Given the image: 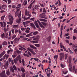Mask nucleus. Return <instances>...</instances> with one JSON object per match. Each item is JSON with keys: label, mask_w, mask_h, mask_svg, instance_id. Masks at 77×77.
<instances>
[{"label": "nucleus", "mask_w": 77, "mask_h": 77, "mask_svg": "<svg viewBox=\"0 0 77 77\" xmlns=\"http://www.w3.org/2000/svg\"><path fill=\"white\" fill-rule=\"evenodd\" d=\"M13 27L14 29H18V25H14L13 26Z\"/></svg>", "instance_id": "obj_21"}, {"label": "nucleus", "mask_w": 77, "mask_h": 77, "mask_svg": "<svg viewBox=\"0 0 77 77\" xmlns=\"http://www.w3.org/2000/svg\"><path fill=\"white\" fill-rule=\"evenodd\" d=\"M38 31H35L33 33V35H37L38 34Z\"/></svg>", "instance_id": "obj_28"}, {"label": "nucleus", "mask_w": 77, "mask_h": 77, "mask_svg": "<svg viewBox=\"0 0 77 77\" xmlns=\"http://www.w3.org/2000/svg\"><path fill=\"white\" fill-rule=\"evenodd\" d=\"M47 40L48 42L50 41V37H49L47 38Z\"/></svg>", "instance_id": "obj_46"}, {"label": "nucleus", "mask_w": 77, "mask_h": 77, "mask_svg": "<svg viewBox=\"0 0 77 77\" xmlns=\"http://www.w3.org/2000/svg\"><path fill=\"white\" fill-rule=\"evenodd\" d=\"M8 17L9 18V20L10 22H7V24H10V25H12V23H13V20L14 19V18H13V17H12V16L11 14H9Z\"/></svg>", "instance_id": "obj_2"}, {"label": "nucleus", "mask_w": 77, "mask_h": 77, "mask_svg": "<svg viewBox=\"0 0 77 77\" xmlns=\"http://www.w3.org/2000/svg\"><path fill=\"white\" fill-rule=\"evenodd\" d=\"M37 22L39 23V26H40L42 28H44V29H45V26H44L42 25V24H41V22H40V21L38 20H37Z\"/></svg>", "instance_id": "obj_7"}, {"label": "nucleus", "mask_w": 77, "mask_h": 77, "mask_svg": "<svg viewBox=\"0 0 77 77\" xmlns=\"http://www.w3.org/2000/svg\"><path fill=\"white\" fill-rule=\"evenodd\" d=\"M32 4H31L29 6V7H28V8L29 9H31V8H32Z\"/></svg>", "instance_id": "obj_36"}, {"label": "nucleus", "mask_w": 77, "mask_h": 77, "mask_svg": "<svg viewBox=\"0 0 77 77\" xmlns=\"http://www.w3.org/2000/svg\"><path fill=\"white\" fill-rule=\"evenodd\" d=\"M8 66H9V63H8V61H7L6 63L4 65V67L5 69H7L8 67Z\"/></svg>", "instance_id": "obj_9"}, {"label": "nucleus", "mask_w": 77, "mask_h": 77, "mask_svg": "<svg viewBox=\"0 0 77 77\" xmlns=\"http://www.w3.org/2000/svg\"><path fill=\"white\" fill-rule=\"evenodd\" d=\"M39 7V5H36L35 6V9H38V8Z\"/></svg>", "instance_id": "obj_29"}, {"label": "nucleus", "mask_w": 77, "mask_h": 77, "mask_svg": "<svg viewBox=\"0 0 77 77\" xmlns=\"http://www.w3.org/2000/svg\"><path fill=\"white\" fill-rule=\"evenodd\" d=\"M6 7H7L6 5H3L2 6V8L5 9V8H6Z\"/></svg>", "instance_id": "obj_44"}, {"label": "nucleus", "mask_w": 77, "mask_h": 77, "mask_svg": "<svg viewBox=\"0 0 77 77\" xmlns=\"http://www.w3.org/2000/svg\"><path fill=\"white\" fill-rule=\"evenodd\" d=\"M73 32L75 33H77V30L75 29H74L73 30Z\"/></svg>", "instance_id": "obj_48"}, {"label": "nucleus", "mask_w": 77, "mask_h": 77, "mask_svg": "<svg viewBox=\"0 0 77 77\" xmlns=\"http://www.w3.org/2000/svg\"><path fill=\"white\" fill-rule=\"evenodd\" d=\"M23 55L25 56H26L27 57H29V55H27V54H26V53H24L23 54Z\"/></svg>", "instance_id": "obj_41"}, {"label": "nucleus", "mask_w": 77, "mask_h": 77, "mask_svg": "<svg viewBox=\"0 0 77 77\" xmlns=\"http://www.w3.org/2000/svg\"><path fill=\"white\" fill-rule=\"evenodd\" d=\"M31 43H33V44H35L36 43H38V42L36 41H30Z\"/></svg>", "instance_id": "obj_19"}, {"label": "nucleus", "mask_w": 77, "mask_h": 77, "mask_svg": "<svg viewBox=\"0 0 77 77\" xmlns=\"http://www.w3.org/2000/svg\"><path fill=\"white\" fill-rule=\"evenodd\" d=\"M69 69L71 72H72V68L71 67L69 68Z\"/></svg>", "instance_id": "obj_51"}, {"label": "nucleus", "mask_w": 77, "mask_h": 77, "mask_svg": "<svg viewBox=\"0 0 77 77\" xmlns=\"http://www.w3.org/2000/svg\"><path fill=\"white\" fill-rule=\"evenodd\" d=\"M30 24V26H31V27H32L34 29H36V27H35V25L33 23H31Z\"/></svg>", "instance_id": "obj_13"}, {"label": "nucleus", "mask_w": 77, "mask_h": 77, "mask_svg": "<svg viewBox=\"0 0 77 77\" xmlns=\"http://www.w3.org/2000/svg\"><path fill=\"white\" fill-rule=\"evenodd\" d=\"M12 51H13V50H9L7 51V53L8 54H9L10 53H11Z\"/></svg>", "instance_id": "obj_24"}, {"label": "nucleus", "mask_w": 77, "mask_h": 77, "mask_svg": "<svg viewBox=\"0 0 77 77\" xmlns=\"http://www.w3.org/2000/svg\"><path fill=\"white\" fill-rule=\"evenodd\" d=\"M27 50L30 51V52H31V53L33 54V55H35V54H36V53L34 52V51H33V50L31 48H27Z\"/></svg>", "instance_id": "obj_5"}, {"label": "nucleus", "mask_w": 77, "mask_h": 77, "mask_svg": "<svg viewBox=\"0 0 77 77\" xmlns=\"http://www.w3.org/2000/svg\"><path fill=\"white\" fill-rule=\"evenodd\" d=\"M39 20L40 21H43V22H47V20L45 19H39Z\"/></svg>", "instance_id": "obj_16"}, {"label": "nucleus", "mask_w": 77, "mask_h": 77, "mask_svg": "<svg viewBox=\"0 0 77 77\" xmlns=\"http://www.w3.org/2000/svg\"><path fill=\"white\" fill-rule=\"evenodd\" d=\"M63 25H62L61 26V28H60L61 32H62V30H63Z\"/></svg>", "instance_id": "obj_25"}, {"label": "nucleus", "mask_w": 77, "mask_h": 77, "mask_svg": "<svg viewBox=\"0 0 77 77\" xmlns=\"http://www.w3.org/2000/svg\"><path fill=\"white\" fill-rule=\"evenodd\" d=\"M21 22V18L17 19L16 20V23L18 24H20Z\"/></svg>", "instance_id": "obj_10"}, {"label": "nucleus", "mask_w": 77, "mask_h": 77, "mask_svg": "<svg viewBox=\"0 0 77 77\" xmlns=\"http://www.w3.org/2000/svg\"><path fill=\"white\" fill-rule=\"evenodd\" d=\"M31 21H28L25 22L26 24H29V23H30Z\"/></svg>", "instance_id": "obj_53"}, {"label": "nucleus", "mask_w": 77, "mask_h": 77, "mask_svg": "<svg viewBox=\"0 0 77 77\" xmlns=\"http://www.w3.org/2000/svg\"><path fill=\"white\" fill-rule=\"evenodd\" d=\"M4 23V27L5 28V27H6V23L5 22V21L3 22Z\"/></svg>", "instance_id": "obj_58"}, {"label": "nucleus", "mask_w": 77, "mask_h": 77, "mask_svg": "<svg viewBox=\"0 0 77 77\" xmlns=\"http://www.w3.org/2000/svg\"><path fill=\"white\" fill-rule=\"evenodd\" d=\"M22 63H23V66H24L25 64H24V60L23 59H22Z\"/></svg>", "instance_id": "obj_49"}, {"label": "nucleus", "mask_w": 77, "mask_h": 77, "mask_svg": "<svg viewBox=\"0 0 77 77\" xmlns=\"http://www.w3.org/2000/svg\"><path fill=\"white\" fill-rule=\"evenodd\" d=\"M42 24L43 25V26H48V24L47 23H45V22H41Z\"/></svg>", "instance_id": "obj_14"}, {"label": "nucleus", "mask_w": 77, "mask_h": 77, "mask_svg": "<svg viewBox=\"0 0 77 77\" xmlns=\"http://www.w3.org/2000/svg\"><path fill=\"white\" fill-rule=\"evenodd\" d=\"M33 40H34V41H39V39H38V38H34L33 39Z\"/></svg>", "instance_id": "obj_40"}, {"label": "nucleus", "mask_w": 77, "mask_h": 77, "mask_svg": "<svg viewBox=\"0 0 77 77\" xmlns=\"http://www.w3.org/2000/svg\"><path fill=\"white\" fill-rule=\"evenodd\" d=\"M20 69L22 72H23V73H24V72H25V70L23 68V67H21L20 68Z\"/></svg>", "instance_id": "obj_23"}, {"label": "nucleus", "mask_w": 77, "mask_h": 77, "mask_svg": "<svg viewBox=\"0 0 77 77\" xmlns=\"http://www.w3.org/2000/svg\"><path fill=\"white\" fill-rule=\"evenodd\" d=\"M30 20L32 21H34V20H35V18L34 17L30 19Z\"/></svg>", "instance_id": "obj_61"}, {"label": "nucleus", "mask_w": 77, "mask_h": 77, "mask_svg": "<svg viewBox=\"0 0 77 77\" xmlns=\"http://www.w3.org/2000/svg\"><path fill=\"white\" fill-rule=\"evenodd\" d=\"M50 75H51V73H48L47 74V76H48V77H50Z\"/></svg>", "instance_id": "obj_55"}, {"label": "nucleus", "mask_w": 77, "mask_h": 77, "mask_svg": "<svg viewBox=\"0 0 77 77\" xmlns=\"http://www.w3.org/2000/svg\"><path fill=\"white\" fill-rule=\"evenodd\" d=\"M8 44V43L7 42H4L3 43H2V45H7Z\"/></svg>", "instance_id": "obj_27"}, {"label": "nucleus", "mask_w": 77, "mask_h": 77, "mask_svg": "<svg viewBox=\"0 0 77 77\" xmlns=\"http://www.w3.org/2000/svg\"><path fill=\"white\" fill-rule=\"evenodd\" d=\"M31 36L32 35H31V34H29L26 35V37H29Z\"/></svg>", "instance_id": "obj_30"}, {"label": "nucleus", "mask_w": 77, "mask_h": 77, "mask_svg": "<svg viewBox=\"0 0 77 77\" xmlns=\"http://www.w3.org/2000/svg\"><path fill=\"white\" fill-rule=\"evenodd\" d=\"M6 53V51H4L3 52H2L1 53L3 55H4V54H5Z\"/></svg>", "instance_id": "obj_59"}, {"label": "nucleus", "mask_w": 77, "mask_h": 77, "mask_svg": "<svg viewBox=\"0 0 77 77\" xmlns=\"http://www.w3.org/2000/svg\"><path fill=\"white\" fill-rule=\"evenodd\" d=\"M8 2V4H10V3H11V0H7Z\"/></svg>", "instance_id": "obj_63"}, {"label": "nucleus", "mask_w": 77, "mask_h": 77, "mask_svg": "<svg viewBox=\"0 0 77 77\" xmlns=\"http://www.w3.org/2000/svg\"><path fill=\"white\" fill-rule=\"evenodd\" d=\"M68 59H69V66L71 67V66H72V64L71 63V60H72V59L71 58V57L70 56H69L68 57Z\"/></svg>", "instance_id": "obj_6"}, {"label": "nucleus", "mask_w": 77, "mask_h": 77, "mask_svg": "<svg viewBox=\"0 0 77 77\" xmlns=\"http://www.w3.org/2000/svg\"><path fill=\"white\" fill-rule=\"evenodd\" d=\"M20 7H21V6L17 7V10L15 14V17H17V16H18V18H20V17L21 15V11H20V14H19V11H20V8H20Z\"/></svg>", "instance_id": "obj_1"}, {"label": "nucleus", "mask_w": 77, "mask_h": 77, "mask_svg": "<svg viewBox=\"0 0 77 77\" xmlns=\"http://www.w3.org/2000/svg\"><path fill=\"white\" fill-rule=\"evenodd\" d=\"M8 57H9V54H5L3 57V60H5V59L7 60L8 59Z\"/></svg>", "instance_id": "obj_8"}, {"label": "nucleus", "mask_w": 77, "mask_h": 77, "mask_svg": "<svg viewBox=\"0 0 77 77\" xmlns=\"http://www.w3.org/2000/svg\"><path fill=\"white\" fill-rule=\"evenodd\" d=\"M13 68L16 71L17 70V67H16V66H15V65H14L13 66Z\"/></svg>", "instance_id": "obj_32"}, {"label": "nucleus", "mask_w": 77, "mask_h": 77, "mask_svg": "<svg viewBox=\"0 0 77 77\" xmlns=\"http://www.w3.org/2000/svg\"><path fill=\"white\" fill-rule=\"evenodd\" d=\"M20 40V38H16L14 40V43H17Z\"/></svg>", "instance_id": "obj_11"}, {"label": "nucleus", "mask_w": 77, "mask_h": 77, "mask_svg": "<svg viewBox=\"0 0 77 77\" xmlns=\"http://www.w3.org/2000/svg\"><path fill=\"white\" fill-rule=\"evenodd\" d=\"M0 24H1V27H3V22H0Z\"/></svg>", "instance_id": "obj_64"}, {"label": "nucleus", "mask_w": 77, "mask_h": 77, "mask_svg": "<svg viewBox=\"0 0 77 77\" xmlns=\"http://www.w3.org/2000/svg\"><path fill=\"white\" fill-rule=\"evenodd\" d=\"M73 60L74 61V63L75 64H76V61L75 60V58H73Z\"/></svg>", "instance_id": "obj_47"}, {"label": "nucleus", "mask_w": 77, "mask_h": 77, "mask_svg": "<svg viewBox=\"0 0 77 77\" xmlns=\"http://www.w3.org/2000/svg\"><path fill=\"white\" fill-rule=\"evenodd\" d=\"M30 17H28L26 18L24 17V20H28V19H30Z\"/></svg>", "instance_id": "obj_34"}, {"label": "nucleus", "mask_w": 77, "mask_h": 77, "mask_svg": "<svg viewBox=\"0 0 77 77\" xmlns=\"http://www.w3.org/2000/svg\"><path fill=\"white\" fill-rule=\"evenodd\" d=\"M24 5H27V1H24Z\"/></svg>", "instance_id": "obj_57"}, {"label": "nucleus", "mask_w": 77, "mask_h": 77, "mask_svg": "<svg viewBox=\"0 0 77 77\" xmlns=\"http://www.w3.org/2000/svg\"><path fill=\"white\" fill-rule=\"evenodd\" d=\"M6 74L8 75H10V72L9 71V69L6 70Z\"/></svg>", "instance_id": "obj_18"}, {"label": "nucleus", "mask_w": 77, "mask_h": 77, "mask_svg": "<svg viewBox=\"0 0 77 77\" xmlns=\"http://www.w3.org/2000/svg\"><path fill=\"white\" fill-rule=\"evenodd\" d=\"M5 29H6V28H5L4 29V30ZM8 28H7V29H5V33H6V31H8Z\"/></svg>", "instance_id": "obj_54"}, {"label": "nucleus", "mask_w": 77, "mask_h": 77, "mask_svg": "<svg viewBox=\"0 0 77 77\" xmlns=\"http://www.w3.org/2000/svg\"><path fill=\"white\" fill-rule=\"evenodd\" d=\"M34 45L35 47H41V45H40L38 44H34Z\"/></svg>", "instance_id": "obj_22"}, {"label": "nucleus", "mask_w": 77, "mask_h": 77, "mask_svg": "<svg viewBox=\"0 0 77 77\" xmlns=\"http://www.w3.org/2000/svg\"><path fill=\"white\" fill-rule=\"evenodd\" d=\"M11 72H14V69L12 68L10 69Z\"/></svg>", "instance_id": "obj_35"}, {"label": "nucleus", "mask_w": 77, "mask_h": 77, "mask_svg": "<svg viewBox=\"0 0 77 77\" xmlns=\"http://www.w3.org/2000/svg\"><path fill=\"white\" fill-rule=\"evenodd\" d=\"M72 71H75V73H76L77 72V68H75V66H74L72 69Z\"/></svg>", "instance_id": "obj_12"}, {"label": "nucleus", "mask_w": 77, "mask_h": 77, "mask_svg": "<svg viewBox=\"0 0 77 77\" xmlns=\"http://www.w3.org/2000/svg\"><path fill=\"white\" fill-rule=\"evenodd\" d=\"M27 51L28 54H29V55L31 57V56H32V54H31V53H30V52L29 51Z\"/></svg>", "instance_id": "obj_45"}, {"label": "nucleus", "mask_w": 77, "mask_h": 77, "mask_svg": "<svg viewBox=\"0 0 77 77\" xmlns=\"http://www.w3.org/2000/svg\"><path fill=\"white\" fill-rule=\"evenodd\" d=\"M33 59H34L35 61H38L39 60V59L38 58H33Z\"/></svg>", "instance_id": "obj_31"}, {"label": "nucleus", "mask_w": 77, "mask_h": 77, "mask_svg": "<svg viewBox=\"0 0 77 77\" xmlns=\"http://www.w3.org/2000/svg\"><path fill=\"white\" fill-rule=\"evenodd\" d=\"M25 32L27 33H29L30 32V31L28 29H26Z\"/></svg>", "instance_id": "obj_33"}, {"label": "nucleus", "mask_w": 77, "mask_h": 77, "mask_svg": "<svg viewBox=\"0 0 77 77\" xmlns=\"http://www.w3.org/2000/svg\"><path fill=\"white\" fill-rule=\"evenodd\" d=\"M29 13V12L27 11V10L26 9L25 11V16H28Z\"/></svg>", "instance_id": "obj_17"}, {"label": "nucleus", "mask_w": 77, "mask_h": 77, "mask_svg": "<svg viewBox=\"0 0 77 77\" xmlns=\"http://www.w3.org/2000/svg\"><path fill=\"white\" fill-rule=\"evenodd\" d=\"M0 76L1 77H6V72H5V70L2 71L1 72V73L0 74Z\"/></svg>", "instance_id": "obj_3"}, {"label": "nucleus", "mask_w": 77, "mask_h": 77, "mask_svg": "<svg viewBox=\"0 0 77 77\" xmlns=\"http://www.w3.org/2000/svg\"><path fill=\"white\" fill-rule=\"evenodd\" d=\"M67 57H68V56L66 54H65V59H67Z\"/></svg>", "instance_id": "obj_62"}, {"label": "nucleus", "mask_w": 77, "mask_h": 77, "mask_svg": "<svg viewBox=\"0 0 77 77\" xmlns=\"http://www.w3.org/2000/svg\"><path fill=\"white\" fill-rule=\"evenodd\" d=\"M40 18H45V19H47V17L44 16H41Z\"/></svg>", "instance_id": "obj_43"}, {"label": "nucleus", "mask_w": 77, "mask_h": 77, "mask_svg": "<svg viewBox=\"0 0 77 77\" xmlns=\"http://www.w3.org/2000/svg\"><path fill=\"white\" fill-rule=\"evenodd\" d=\"M43 12L45 13L46 12V11L45 10V8H44L43 9Z\"/></svg>", "instance_id": "obj_56"}, {"label": "nucleus", "mask_w": 77, "mask_h": 77, "mask_svg": "<svg viewBox=\"0 0 77 77\" xmlns=\"http://www.w3.org/2000/svg\"><path fill=\"white\" fill-rule=\"evenodd\" d=\"M17 59L19 60H21V57H20V56H18L17 57Z\"/></svg>", "instance_id": "obj_52"}, {"label": "nucleus", "mask_w": 77, "mask_h": 77, "mask_svg": "<svg viewBox=\"0 0 77 77\" xmlns=\"http://www.w3.org/2000/svg\"><path fill=\"white\" fill-rule=\"evenodd\" d=\"M72 48L73 49H74L75 48H77V45H75V44H73L72 46Z\"/></svg>", "instance_id": "obj_20"}, {"label": "nucleus", "mask_w": 77, "mask_h": 77, "mask_svg": "<svg viewBox=\"0 0 77 77\" xmlns=\"http://www.w3.org/2000/svg\"><path fill=\"white\" fill-rule=\"evenodd\" d=\"M8 33L6 32H5V38H8Z\"/></svg>", "instance_id": "obj_26"}, {"label": "nucleus", "mask_w": 77, "mask_h": 77, "mask_svg": "<svg viewBox=\"0 0 77 77\" xmlns=\"http://www.w3.org/2000/svg\"><path fill=\"white\" fill-rule=\"evenodd\" d=\"M5 15L2 16L1 17V20H4V18H5Z\"/></svg>", "instance_id": "obj_38"}, {"label": "nucleus", "mask_w": 77, "mask_h": 77, "mask_svg": "<svg viewBox=\"0 0 77 77\" xmlns=\"http://www.w3.org/2000/svg\"><path fill=\"white\" fill-rule=\"evenodd\" d=\"M60 59L61 60H62V59H63L65 57V54L64 53H61L60 54Z\"/></svg>", "instance_id": "obj_4"}, {"label": "nucleus", "mask_w": 77, "mask_h": 77, "mask_svg": "<svg viewBox=\"0 0 77 77\" xmlns=\"http://www.w3.org/2000/svg\"><path fill=\"white\" fill-rule=\"evenodd\" d=\"M14 31H15V29H13L11 30V32L12 33H13V34H14Z\"/></svg>", "instance_id": "obj_39"}, {"label": "nucleus", "mask_w": 77, "mask_h": 77, "mask_svg": "<svg viewBox=\"0 0 77 77\" xmlns=\"http://www.w3.org/2000/svg\"><path fill=\"white\" fill-rule=\"evenodd\" d=\"M29 47H30V48H33V49H34V50H37V48L35 47L34 46H33V45H30Z\"/></svg>", "instance_id": "obj_15"}, {"label": "nucleus", "mask_w": 77, "mask_h": 77, "mask_svg": "<svg viewBox=\"0 0 77 77\" xmlns=\"http://www.w3.org/2000/svg\"><path fill=\"white\" fill-rule=\"evenodd\" d=\"M16 35H14L12 37V39H14L15 38H16Z\"/></svg>", "instance_id": "obj_50"}, {"label": "nucleus", "mask_w": 77, "mask_h": 77, "mask_svg": "<svg viewBox=\"0 0 77 77\" xmlns=\"http://www.w3.org/2000/svg\"><path fill=\"white\" fill-rule=\"evenodd\" d=\"M17 53H21V51H20L19 50L17 51Z\"/></svg>", "instance_id": "obj_60"}, {"label": "nucleus", "mask_w": 77, "mask_h": 77, "mask_svg": "<svg viewBox=\"0 0 77 77\" xmlns=\"http://www.w3.org/2000/svg\"><path fill=\"white\" fill-rule=\"evenodd\" d=\"M61 66L62 68H64L65 67V66L62 63H61Z\"/></svg>", "instance_id": "obj_42"}, {"label": "nucleus", "mask_w": 77, "mask_h": 77, "mask_svg": "<svg viewBox=\"0 0 77 77\" xmlns=\"http://www.w3.org/2000/svg\"><path fill=\"white\" fill-rule=\"evenodd\" d=\"M1 36L2 38H5V33H3L1 35Z\"/></svg>", "instance_id": "obj_37"}]
</instances>
